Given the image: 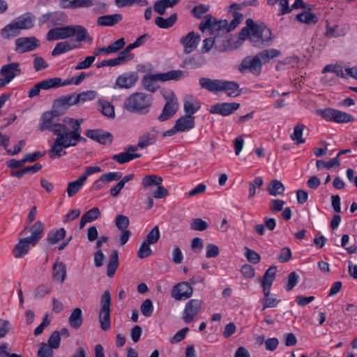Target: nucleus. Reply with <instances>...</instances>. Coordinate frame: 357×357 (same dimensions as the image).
I'll return each mask as SVG.
<instances>
[{"mask_svg": "<svg viewBox=\"0 0 357 357\" xmlns=\"http://www.w3.org/2000/svg\"><path fill=\"white\" fill-rule=\"evenodd\" d=\"M215 48L220 52L231 50L230 36L229 33H221L214 36Z\"/></svg>", "mask_w": 357, "mask_h": 357, "instance_id": "nucleus-22", "label": "nucleus"}, {"mask_svg": "<svg viewBox=\"0 0 357 357\" xmlns=\"http://www.w3.org/2000/svg\"><path fill=\"white\" fill-rule=\"evenodd\" d=\"M162 183V178L155 174L146 175L142 180L144 188H148L153 185H159Z\"/></svg>", "mask_w": 357, "mask_h": 357, "instance_id": "nucleus-48", "label": "nucleus"}, {"mask_svg": "<svg viewBox=\"0 0 357 357\" xmlns=\"http://www.w3.org/2000/svg\"><path fill=\"white\" fill-rule=\"evenodd\" d=\"M68 322L70 326L74 329H78L82 324L83 316L82 310L79 307L75 308L71 312Z\"/></svg>", "mask_w": 357, "mask_h": 357, "instance_id": "nucleus-33", "label": "nucleus"}, {"mask_svg": "<svg viewBox=\"0 0 357 357\" xmlns=\"http://www.w3.org/2000/svg\"><path fill=\"white\" fill-rule=\"evenodd\" d=\"M141 157V154L139 153H130L124 151L123 152L114 155L112 158L115 160L119 164H125L127 163L132 160L139 158Z\"/></svg>", "mask_w": 357, "mask_h": 357, "instance_id": "nucleus-40", "label": "nucleus"}, {"mask_svg": "<svg viewBox=\"0 0 357 357\" xmlns=\"http://www.w3.org/2000/svg\"><path fill=\"white\" fill-rule=\"evenodd\" d=\"M262 62L259 60L257 55L255 56H247L244 58L239 66L238 70L244 73L246 70L252 73L253 75H259L261 71Z\"/></svg>", "mask_w": 357, "mask_h": 357, "instance_id": "nucleus-10", "label": "nucleus"}, {"mask_svg": "<svg viewBox=\"0 0 357 357\" xmlns=\"http://www.w3.org/2000/svg\"><path fill=\"white\" fill-rule=\"evenodd\" d=\"M66 233L64 228L50 230L47 234L46 240L50 245L56 244L65 238Z\"/></svg>", "mask_w": 357, "mask_h": 357, "instance_id": "nucleus-38", "label": "nucleus"}, {"mask_svg": "<svg viewBox=\"0 0 357 357\" xmlns=\"http://www.w3.org/2000/svg\"><path fill=\"white\" fill-rule=\"evenodd\" d=\"M245 256L248 261L252 264H257L260 262V255L255 251L245 247Z\"/></svg>", "mask_w": 357, "mask_h": 357, "instance_id": "nucleus-59", "label": "nucleus"}, {"mask_svg": "<svg viewBox=\"0 0 357 357\" xmlns=\"http://www.w3.org/2000/svg\"><path fill=\"white\" fill-rule=\"evenodd\" d=\"M334 74L337 77L343 78H346L349 75L357 79V67L348 68L343 70L340 66H335Z\"/></svg>", "mask_w": 357, "mask_h": 357, "instance_id": "nucleus-47", "label": "nucleus"}, {"mask_svg": "<svg viewBox=\"0 0 357 357\" xmlns=\"http://www.w3.org/2000/svg\"><path fill=\"white\" fill-rule=\"evenodd\" d=\"M30 245H31L30 240L26 237L20 240L13 250L14 257L19 259L26 255L29 252Z\"/></svg>", "mask_w": 357, "mask_h": 357, "instance_id": "nucleus-25", "label": "nucleus"}, {"mask_svg": "<svg viewBox=\"0 0 357 357\" xmlns=\"http://www.w3.org/2000/svg\"><path fill=\"white\" fill-rule=\"evenodd\" d=\"M96 92L94 91H84L78 94L75 93L77 104L92 100L96 98Z\"/></svg>", "mask_w": 357, "mask_h": 357, "instance_id": "nucleus-52", "label": "nucleus"}, {"mask_svg": "<svg viewBox=\"0 0 357 357\" xmlns=\"http://www.w3.org/2000/svg\"><path fill=\"white\" fill-rule=\"evenodd\" d=\"M206 62L204 56L201 54H195L187 56L180 64L181 68H199L204 66Z\"/></svg>", "mask_w": 357, "mask_h": 357, "instance_id": "nucleus-18", "label": "nucleus"}, {"mask_svg": "<svg viewBox=\"0 0 357 357\" xmlns=\"http://www.w3.org/2000/svg\"><path fill=\"white\" fill-rule=\"evenodd\" d=\"M54 351L47 344L42 342L38 351V357H53Z\"/></svg>", "mask_w": 357, "mask_h": 357, "instance_id": "nucleus-64", "label": "nucleus"}, {"mask_svg": "<svg viewBox=\"0 0 357 357\" xmlns=\"http://www.w3.org/2000/svg\"><path fill=\"white\" fill-rule=\"evenodd\" d=\"M190 227L192 230L202 231L208 227V224L201 218H195L190 222Z\"/></svg>", "mask_w": 357, "mask_h": 357, "instance_id": "nucleus-54", "label": "nucleus"}, {"mask_svg": "<svg viewBox=\"0 0 357 357\" xmlns=\"http://www.w3.org/2000/svg\"><path fill=\"white\" fill-rule=\"evenodd\" d=\"M72 130H67L63 136L56 138L49 150L50 158L52 159L61 158L66 154L63 149L70 146H75L78 142H86V139L81 136L80 123L78 120L72 119Z\"/></svg>", "mask_w": 357, "mask_h": 357, "instance_id": "nucleus-1", "label": "nucleus"}, {"mask_svg": "<svg viewBox=\"0 0 357 357\" xmlns=\"http://www.w3.org/2000/svg\"><path fill=\"white\" fill-rule=\"evenodd\" d=\"M270 292L271 290H268L267 294L266 291H263L264 298L261 299L263 310H265L268 307H275L280 302V300H277L275 298L270 297Z\"/></svg>", "mask_w": 357, "mask_h": 357, "instance_id": "nucleus-51", "label": "nucleus"}, {"mask_svg": "<svg viewBox=\"0 0 357 357\" xmlns=\"http://www.w3.org/2000/svg\"><path fill=\"white\" fill-rule=\"evenodd\" d=\"M199 83L202 89L214 93L225 91L229 97H237L241 94L239 84L233 81L201 77Z\"/></svg>", "mask_w": 357, "mask_h": 357, "instance_id": "nucleus-3", "label": "nucleus"}, {"mask_svg": "<svg viewBox=\"0 0 357 357\" xmlns=\"http://www.w3.org/2000/svg\"><path fill=\"white\" fill-rule=\"evenodd\" d=\"M340 165V160L337 158H332L328 162L321 160H317L316 162V166L319 169L321 168L331 169L334 166L338 167Z\"/></svg>", "mask_w": 357, "mask_h": 357, "instance_id": "nucleus-53", "label": "nucleus"}, {"mask_svg": "<svg viewBox=\"0 0 357 357\" xmlns=\"http://www.w3.org/2000/svg\"><path fill=\"white\" fill-rule=\"evenodd\" d=\"M177 14L172 13L169 17H156L155 24L160 29H169L172 27L177 21Z\"/></svg>", "mask_w": 357, "mask_h": 357, "instance_id": "nucleus-34", "label": "nucleus"}, {"mask_svg": "<svg viewBox=\"0 0 357 357\" xmlns=\"http://www.w3.org/2000/svg\"><path fill=\"white\" fill-rule=\"evenodd\" d=\"M99 322L103 331L110 328V310H100L99 313Z\"/></svg>", "mask_w": 357, "mask_h": 357, "instance_id": "nucleus-49", "label": "nucleus"}, {"mask_svg": "<svg viewBox=\"0 0 357 357\" xmlns=\"http://www.w3.org/2000/svg\"><path fill=\"white\" fill-rule=\"evenodd\" d=\"M115 3L119 8H123L135 3L142 6H146L148 2L146 0H115Z\"/></svg>", "mask_w": 357, "mask_h": 357, "instance_id": "nucleus-57", "label": "nucleus"}, {"mask_svg": "<svg viewBox=\"0 0 357 357\" xmlns=\"http://www.w3.org/2000/svg\"><path fill=\"white\" fill-rule=\"evenodd\" d=\"M201 37L194 31H190L186 36L181 38L180 43L183 47V53L185 54L194 52L200 42Z\"/></svg>", "mask_w": 357, "mask_h": 357, "instance_id": "nucleus-14", "label": "nucleus"}, {"mask_svg": "<svg viewBox=\"0 0 357 357\" xmlns=\"http://www.w3.org/2000/svg\"><path fill=\"white\" fill-rule=\"evenodd\" d=\"M20 29L15 21L6 25L2 30L1 34L6 39L14 38L20 33Z\"/></svg>", "mask_w": 357, "mask_h": 357, "instance_id": "nucleus-43", "label": "nucleus"}, {"mask_svg": "<svg viewBox=\"0 0 357 357\" xmlns=\"http://www.w3.org/2000/svg\"><path fill=\"white\" fill-rule=\"evenodd\" d=\"M76 36L77 42L86 41L91 43L92 38L89 35L86 28L81 25L64 26L55 27L47 33V39L50 41L66 39Z\"/></svg>", "mask_w": 357, "mask_h": 357, "instance_id": "nucleus-2", "label": "nucleus"}, {"mask_svg": "<svg viewBox=\"0 0 357 357\" xmlns=\"http://www.w3.org/2000/svg\"><path fill=\"white\" fill-rule=\"evenodd\" d=\"M157 139V135L152 132H146L139 137V146L140 149H144L149 146L153 145Z\"/></svg>", "mask_w": 357, "mask_h": 357, "instance_id": "nucleus-39", "label": "nucleus"}, {"mask_svg": "<svg viewBox=\"0 0 357 357\" xmlns=\"http://www.w3.org/2000/svg\"><path fill=\"white\" fill-rule=\"evenodd\" d=\"M51 84L50 83V79H47L36 83L28 92V97L33 98L34 97H38L41 90H49L51 89Z\"/></svg>", "mask_w": 357, "mask_h": 357, "instance_id": "nucleus-32", "label": "nucleus"}, {"mask_svg": "<svg viewBox=\"0 0 357 357\" xmlns=\"http://www.w3.org/2000/svg\"><path fill=\"white\" fill-rule=\"evenodd\" d=\"M167 100L162 113L158 116V120L162 122L172 117L178 109V103L175 94L171 92L168 96L165 97Z\"/></svg>", "mask_w": 357, "mask_h": 357, "instance_id": "nucleus-9", "label": "nucleus"}, {"mask_svg": "<svg viewBox=\"0 0 357 357\" xmlns=\"http://www.w3.org/2000/svg\"><path fill=\"white\" fill-rule=\"evenodd\" d=\"M193 289L187 282H181L174 285L171 291V296L176 301L186 300L192 295Z\"/></svg>", "mask_w": 357, "mask_h": 357, "instance_id": "nucleus-13", "label": "nucleus"}, {"mask_svg": "<svg viewBox=\"0 0 357 357\" xmlns=\"http://www.w3.org/2000/svg\"><path fill=\"white\" fill-rule=\"evenodd\" d=\"M75 93H70L54 100L53 108L60 112L62 109H66L69 106L77 104Z\"/></svg>", "mask_w": 357, "mask_h": 357, "instance_id": "nucleus-19", "label": "nucleus"}, {"mask_svg": "<svg viewBox=\"0 0 357 357\" xmlns=\"http://www.w3.org/2000/svg\"><path fill=\"white\" fill-rule=\"evenodd\" d=\"M3 77L10 83L16 76L21 74L20 64L17 62L3 65L0 70Z\"/></svg>", "mask_w": 357, "mask_h": 357, "instance_id": "nucleus-17", "label": "nucleus"}, {"mask_svg": "<svg viewBox=\"0 0 357 357\" xmlns=\"http://www.w3.org/2000/svg\"><path fill=\"white\" fill-rule=\"evenodd\" d=\"M52 279L63 283L66 278V267L63 262L56 261L52 266Z\"/></svg>", "mask_w": 357, "mask_h": 357, "instance_id": "nucleus-26", "label": "nucleus"}, {"mask_svg": "<svg viewBox=\"0 0 357 357\" xmlns=\"http://www.w3.org/2000/svg\"><path fill=\"white\" fill-rule=\"evenodd\" d=\"M85 183V177L79 176L76 181L68 183L66 192L69 197H73L77 192H78Z\"/></svg>", "mask_w": 357, "mask_h": 357, "instance_id": "nucleus-37", "label": "nucleus"}, {"mask_svg": "<svg viewBox=\"0 0 357 357\" xmlns=\"http://www.w3.org/2000/svg\"><path fill=\"white\" fill-rule=\"evenodd\" d=\"M317 112L325 120L337 123H349L354 121L352 115L332 108L318 109Z\"/></svg>", "mask_w": 357, "mask_h": 357, "instance_id": "nucleus-8", "label": "nucleus"}, {"mask_svg": "<svg viewBox=\"0 0 357 357\" xmlns=\"http://www.w3.org/2000/svg\"><path fill=\"white\" fill-rule=\"evenodd\" d=\"M78 47V45L72 44L70 41L66 40L58 43L52 52V56H56L64 54L73 49Z\"/></svg>", "mask_w": 357, "mask_h": 357, "instance_id": "nucleus-36", "label": "nucleus"}, {"mask_svg": "<svg viewBox=\"0 0 357 357\" xmlns=\"http://www.w3.org/2000/svg\"><path fill=\"white\" fill-rule=\"evenodd\" d=\"M40 45L39 40L34 36L21 37L15 40V51L22 54L34 50Z\"/></svg>", "mask_w": 357, "mask_h": 357, "instance_id": "nucleus-12", "label": "nucleus"}, {"mask_svg": "<svg viewBox=\"0 0 357 357\" xmlns=\"http://www.w3.org/2000/svg\"><path fill=\"white\" fill-rule=\"evenodd\" d=\"M101 213L98 208L93 207L83 214V216L89 222H93L100 216Z\"/></svg>", "mask_w": 357, "mask_h": 357, "instance_id": "nucleus-61", "label": "nucleus"}, {"mask_svg": "<svg viewBox=\"0 0 357 357\" xmlns=\"http://www.w3.org/2000/svg\"><path fill=\"white\" fill-rule=\"evenodd\" d=\"M259 60L264 63L269 62L272 59L280 55V51L276 49H267L256 54Z\"/></svg>", "mask_w": 357, "mask_h": 357, "instance_id": "nucleus-42", "label": "nucleus"}, {"mask_svg": "<svg viewBox=\"0 0 357 357\" xmlns=\"http://www.w3.org/2000/svg\"><path fill=\"white\" fill-rule=\"evenodd\" d=\"M137 81V76L134 73H124L119 76L115 85L119 88L129 89L134 86Z\"/></svg>", "mask_w": 357, "mask_h": 357, "instance_id": "nucleus-24", "label": "nucleus"}, {"mask_svg": "<svg viewBox=\"0 0 357 357\" xmlns=\"http://www.w3.org/2000/svg\"><path fill=\"white\" fill-rule=\"evenodd\" d=\"M195 116L191 115H184L178 118L175 123V126L178 132H187L195 127Z\"/></svg>", "mask_w": 357, "mask_h": 357, "instance_id": "nucleus-20", "label": "nucleus"}, {"mask_svg": "<svg viewBox=\"0 0 357 357\" xmlns=\"http://www.w3.org/2000/svg\"><path fill=\"white\" fill-rule=\"evenodd\" d=\"M85 135L91 139L102 144H110L113 140L112 135L102 130H87Z\"/></svg>", "mask_w": 357, "mask_h": 357, "instance_id": "nucleus-16", "label": "nucleus"}, {"mask_svg": "<svg viewBox=\"0 0 357 357\" xmlns=\"http://www.w3.org/2000/svg\"><path fill=\"white\" fill-rule=\"evenodd\" d=\"M284 190V185L278 180L272 181L267 187L268 192L275 197L282 195Z\"/></svg>", "mask_w": 357, "mask_h": 357, "instance_id": "nucleus-45", "label": "nucleus"}, {"mask_svg": "<svg viewBox=\"0 0 357 357\" xmlns=\"http://www.w3.org/2000/svg\"><path fill=\"white\" fill-rule=\"evenodd\" d=\"M296 18L298 22L307 24H316L318 22L317 16L315 14L307 11H303L298 13Z\"/></svg>", "mask_w": 357, "mask_h": 357, "instance_id": "nucleus-46", "label": "nucleus"}, {"mask_svg": "<svg viewBox=\"0 0 357 357\" xmlns=\"http://www.w3.org/2000/svg\"><path fill=\"white\" fill-rule=\"evenodd\" d=\"M44 230L43 224L40 221H36L31 227V236L27 237L29 238L30 242L33 246L36 245L37 243L43 236Z\"/></svg>", "mask_w": 357, "mask_h": 357, "instance_id": "nucleus-27", "label": "nucleus"}, {"mask_svg": "<svg viewBox=\"0 0 357 357\" xmlns=\"http://www.w3.org/2000/svg\"><path fill=\"white\" fill-rule=\"evenodd\" d=\"M160 231L158 226H155L147 234L146 239L144 241L148 244H154L158 242L160 238Z\"/></svg>", "mask_w": 357, "mask_h": 357, "instance_id": "nucleus-55", "label": "nucleus"}, {"mask_svg": "<svg viewBox=\"0 0 357 357\" xmlns=\"http://www.w3.org/2000/svg\"><path fill=\"white\" fill-rule=\"evenodd\" d=\"M201 107V103L199 101H195L192 96H187L185 97L183 109L186 113V115L192 116L196 113Z\"/></svg>", "mask_w": 357, "mask_h": 357, "instance_id": "nucleus-31", "label": "nucleus"}, {"mask_svg": "<svg viewBox=\"0 0 357 357\" xmlns=\"http://www.w3.org/2000/svg\"><path fill=\"white\" fill-rule=\"evenodd\" d=\"M199 29L203 33L206 30H208L211 35H214V36L221 33H229L225 31H227V20H217L211 14L206 15L204 20L199 24Z\"/></svg>", "mask_w": 357, "mask_h": 357, "instance_id": "nucleus-7", "label": "nucleus"}, {"mask_svg": "<svg viewBox=\"0 0 357 357\" xmlns=\"http://www.w3.org/2000/svg\"><path fill=\"white\" fill-rule=\"evenodd\" d=\"M140 310L144 316L146 317H151L153 312V305L151 300L147 298L144 301L140 306Z\"/></svg>", "mask_w": 357, "mask_h": 357, "instance_id": "nucleus-56", "label": "nucleus"}, {"mask_svg": "<svg viewBox=\"0 0 357 357\" xmlns=\"http://www.w3.org/2000/svg\"><path fill=\"white\" fill-rule=\"evenodd\" d=\"M116 227L120 230H127L129 225V219L124 215H118L115 221Z\"/></svg>", "mask_w": 357, "mask_h": 357, "instance_id": "nucleus-63", "label": "nucleus"}, {"mask_svg": "<svg viewBox=\"0 0 357 357\" xmlns=\"http://www.w3.org/2000/svg\"><path fill=\"white\" fill-rule=\"evenodd\" d=\"M119 266V253L118 251L112 250L110 255L109 262L107 266V275L108 277L112 278L114 276L117 268Z\"/></svg>", "mask_w": 357, "mask_h": 357, "instance_id": "nucleus-35", "label": "nucleus"}, {"mask_svg": "<svg viewBox=\"0 0 357 357\" xmlns=\"http://www.w3.org/2000/svg\"><path fill=\"white\" fill-rule=\"evenodd\" d=\"M276 269V266H271L266 271L263 275L261 284L263 291H266V294L268 293V290H271L273 282L275 279Z\"/></svg>", "mask_w": 357, "mask_h": 357, "instance_id": "nucleus-23", "label": "nucleus"}, {"mask_svg": "<svg viewBox=\"0 0 357 357\" xmlns=\"http://www.w3.org/2000/svg\"><path fill=\"white\" fill-rule=\"evenodd\" d=\"M305 128L303 124H297L294 128V132L291 135V139L294 141L297 144H303L305 139L302 138L303 132Z\"/></svg>", "mask_w": 357, "mask_h": 357, "instance_id": "nucleus-50", "label": "nucleus"}, {"mask_svg": "<svg viewBox=\"0 0 357 357\" xmlns=\"http://www.w3.org/2000/svg\"><path fill=\"white\" fill-rule=\"evenodd\" d=\"M34 21L35 16L31 13L21 15L15 20L20 30L32 28L34 25Z\"/></svg>", "mask_w": 357, "mask_h": 357, "instance_id": "nucleus-28", "label": "nucleus"}, {"mask_svg": "<svg viewBox=\"0 0 357 357\" xmlns=\"http://www.w3.org/2000/svg\"><path fill=\"white\" fill-rule=\"evenodd\" d=\"M149 245V244L143 241L137 251V257L139 259H144L151 255L152 250L150 248Z\"/></svg>", "mask_w": 357, "mask_h": 357, "instance_id": "nucleus-62", "label": "nucleus"}, {"mask_svg": "<svg viewBox=\"0 0 357 357\" xmlns=\"http://www.w3.org/2000/svg\"><path fill=\"white\" fill-rule=\"evenodd\" d=\"M153 97L143 92H135L130 95L123 103V108L132 113L146 114L152 106Z\"/></svg>", "mask_w": 357, "mask_h": 357, "instance_id": "nucleus-5", "label": "nucleus"}, {"mask_svg": "<svg viewBox=\"0 0 357 357\" xmlns=\"http://www.w3.org/2000/svg\"><path fill=\"white\" fill-rule=\"evenodd\" d=\"M60 112L54 109L50 112H45L42 116V123L39 125V130L44 131L48 130L56 135V138L63 136L67 130V126L65 124L56 123Z\"/></svg>", "mask_w": 357, "mask_h": 357, "instance_id": "nucleus-6", "label": "nucleus"}, {"mask_svg": "<svg viewBox=\"0 0 357 357\" xmlns=\"http://www.w3.org/2000/svg\"><path fill=\"white\" fill-rule=\"evenodd\" d=\"M99 111L109 119L115 117L114 107L108 101L99 100Z\"/></svg>", "mask_w": 357, "mask_h": 357, "instance_id": "nucleus-44", "label": "nucleus"}, {"mask_svg": "<svg viewBox=\"0 0 357 357\" xmlns=\"http://www.w3.org/2000/svg\"><path fill=\"white\" fill-rule=\"evenodd\" d=\"M61 337H59V333L58 331H54L50 337L48 338V347L51 348V349H58L60 346Z\"/></svg>", "mask_w": 357, "mask_h": 357, "instance_id": "nucleus-58", "label": "nucleus"}, {"mask_svg": "<svg viewBox=\"0 0 357 357\" xmlns=\"http://www.w3.org/2000/svg\"><path fill=\"white\" fill-rule=\"evenodd\" d=\"M187 75L188 73L186 72L180 70H174L167 73L155 74V79H158L160 82H167L170 80L177 81Z\"/></svg>", "mask_w": 357, "mask_h": 357, "instance_id": "nucleus-21", "label": "nucleus"}, {"mask_svg": "<svg viewBox=\"0 0 357 357\" xmlns=\"http://www.w3.org/2000/svg\"><path fill=\"white\" fill-rule=\"evenodd\" d=\"M239 107L240 104L236 102H221L211 106L209 112L211 114L228 116L237 110Z\"/></svg>", "mask_w": 357, "mask_h": 357, "instance_id": "nucleus-15", "label": "nucleus"}, {"mask_svg": "<svg viewBox=\"0 0 357 357\" xmlns=\"http://www.w3.org/2000/svg\"><path fill=\"white\" fill-rule=\"evenodd\" d=\"M122 18L123 17L121 14L102 15L98 18L97 24L100 26H111L118 24L122 20Z\"/></svg>", "mask_w": 357, "mask_h": 357, "instance_id": "nucleus-30", "label": "nucleus"}, {"mask_svg": "<svg viewBox=\"0 0 357 357\" xmlns=\"http://www.w3.org/2000/svg\"><path fill=\"white\" fill-rule=\"evenodd\" d=\"M59 4L63 8H77L89 7L93 3V0H61Z\"/></svg>", "mask_w": 357, "mask_h": 357, "instance_id": "nucleus-29", "label": "nucleus"}, {"mask_svg": "<svg viewBox=\"0 0 357 357\" xmlns=\"http://www.w3.org/2000/svg\"><path fill=\"white\" fill-rule=\"evenodd\" d=\"M155 81L159 80L155 79V74L144 75L142 79V85L146 91L153 93L158 88V86L155 82Z\"/></svg>", "mask_w": 357, "mask_h": 357, "instance_id": "nucleus-41", "label": "nucleus"}, {"mask_svg": "<svg viewBox=\"0 0 357 357\" xmlns=\"http://www.w3.org/2000/svg\"><path fill=\"white\" fill-rule=\"evenodd\" d=\"M51 291V286L50 284H40L33 291V296L36 298L44 297L46 294Z\"/></svg>", "mask_w": 357, "mask_h": 357, "instance_id": "nucleus-60", "label": "nucleus"}, {"mask_svg": "<svg viewBox=\"0 0 357 357\" xmlns=\"http://www.w3.org/2000/svg\"><path fill=\"white\" fill-rule=\"evenodd\" d=\"M203 305V301L199 299H191L188 301L183 310V321L187 324L192 322L193 319L197 315L199 310L202 308Z\"/></svg>", "mask_w": 357, "mask_h": 357, "instance_id": "nucleus-11", "label": "nucleus"}, {"mask_svg": "<svg viewBox=\"0 0 357 357\" xmlns=\"http://www.w3.org/2000/svg\"><path fill=\"white\" fill-rule=\"evenodd\" d=\"M245 24L250 29V41L254 47L262 48L271 45L273 40L272 33L265 24H257L252 19L248 18Z\"/></svg>", "mask_w": 357, "mask_h": 357, "instance_id": "nucleus-4", "label": "nucleus"}]
</instances>
